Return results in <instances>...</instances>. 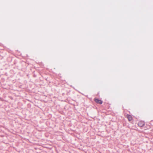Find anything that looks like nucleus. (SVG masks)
<instances>
[{"mask_svg":"<svg viewBox=\"0 0 153 153\" xmlns=\"http://www.w3.org/2000/svg\"><path fill=\"white\" fill-rule=\"evenodd\" d=\"M138 125L139 126L142 127L144 126L145 123L143 121H140L138 123Z\"/></svg>","mask_w":153,"mask_h":153,"instance_id":"1","label":"nucleus"},{"mask_svg":"<svg viewBox=\"0 0 153 153\" xmlns=\"http://www.w3.org/2000/svg\"><path fill=\"white\" fill-rule=\"evenodd\" d=\"M94 100L95 102L97 103L102 104V102L101 100H99L97 99H95Z\"/></svg>","mask_w":153,"mask_h":153,"instance_id":"2","label":"nucleus"},{"mask_svg":"<svg viewBox=\"0 0 153 153\" xmlns=\"http://www.w3.org/2000/svg\"><path fill=\"white\" fill-rule=\"evenodd\" d=\"M127 117L129 121H131L132 120V117L131 115L128 114L127 115Z\"/></svg>","mask_w":153,"mask_h":153,"instance_id":"3","label":"nucleus"}]
</instances>
